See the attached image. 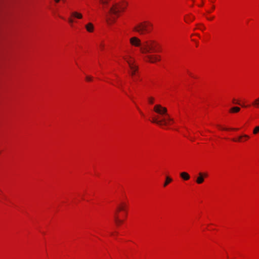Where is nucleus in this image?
<instances>
[{"instance_id":"nucleus-15","label":"nucleus","mask_w":259,"mask_h":259,"mask_svg":"<svg viewBox=\"0 0 259 259\" xmlns=\"http://www.w3.org/2000/svg\"><path fill=\"white\" fill-rule=\"evenodd\" d=\"M172 181V179L169 177H166V180L165 183H164V187L166 186L169 183Z\"/></svg>"},{"instance_id":"nucleus-30","label":"nucleus","mask_w":259,"mask_h":259,"mask_svg":"<svg viewBox=\"0 0 259 259\" xmlns=\"http://www.w3.org/2000/svg\"><path fill=\"white\" fill-rule=\"evenodd\" d=\"M211 9H214V6H213L212 7H211Z\"/></svg>"},{"instance_id":"nucleus-28","label":"nucleus","mask_w":259,"mask_h":259,"mask_svg":"<svg viewBox=\"0 0 259 259\" xmlns=\"http://www.w3.org/2000/svg\"><path fill=\"white\" fill-rule=\"evenodd\" d=\"M55 1L56 3H58V2L60 1V0H55Z\"/></svg>"},{"instance_id":"nucleus-19","label":"nucleus","mask_w":259,"mask_h":259,"mask_svg":"<svg viewBox=\"0 0 259 259\" xmlns=\"http://www.w3.org/2000/svg\"><path fill=\"white\" fill-rule=\"evenodd\" d=\"M194 20V17L192 16V17H190V16H188V18L186 19H185V21L186 22H188V21H193Z\"/></svg>"},{"instance_id":"nucleus-8","label":"nucleus","mask_w":259,"mask_h":259,"mask_svg":"<svg viewBox=\"0 0 259 259\" xmlns=\"http://www.w3.org/2000/svg\"><path fill=\"white\" fill-rule=\"evenodd\" d=\"M204 178L202 177V172H199L198 177L197 178L196 182L198 184H202L204 182Z\"/></svg>"},{"instance_id":"nucleus-31","label":"nucleus","mask_w":259,"mask_h":259,"mask_svg":"<svg viewBox=\"0 0 259 259\" xmlns=\"http://www.w3.org/2000/svg\"><path fill=\"white\" fill-rule=\"evenodd\" d=\"M104 46L103 45H101V47H103Z\"/></svg>"},{"instance_id":"nucleus-27","label":"nucleus","mask_w":259,"mask_h":259,"mask_svg":"<svg viewBox=\"0 0 259 259\" xmlns=\"http://www.w3.org/2000/svg\"><path fill=\"white\" fill-rule=\"evenodd\" d=\"M213 18H214V17L213 16L212 17L207 18V19L208 20H212Z\"/></svg>"},{"instance_id":"nucleus-3","label":"nucleus","mask_w":259,"mask_h":259,"mask_svg":"<svg viewBox=\"0 0 259 259\" xmlns=\"http://www.w3.org/2000/svg\"><path fill=\"white\" fill-rule=\"evenodd\" d=\"M159 44L154 40H148L144 42L140 48L143 54H148L159 51Z\"/></svg>"},{"instance_id":"nucleus-7","label":"nucleus","mask_w":259,"mask_h":259,"mask_svg":"<svg viewBox=\"0 0 259 259\" xmlns=\"http://www.w3.org/2000/svg\"><path fill=\"white\" fill-rule=\"evenodd\" d=\"M146 57L147 59V61L151 63H154L157 61H159L160 59L156 55H147Z\"/></svg>"},{"instance_id":"nucleus-34","label":"nucleus","mask_w":259,"mask_h":259,"mask_svg":"<svg viewBox=\"0 0 259 259\" xmlns=\"http://www.w3.org/2000/svg\"><path fill=\"white\" fill-rule=\"evenodd\" d=\"M62 1H63V2H65V0H62Z\"/></svg>"},{"instance_id":"nucleus-22","label":"nucleus","mask_w":259,"mask_h":259,"mask_svg":"<svg viewBox=\"0 0 259 259\" xmlns=\"http://www.w3.org/2000/svg\"><path fill=\"white\" fill-rule=\"evenodd\" d=\"M153 100H154V99L153 98H150L149 99V102L150 104L153 103Z\"/></svg>"},{"instance_id":"nucleus-26","label":"nucleus","mask_w":259,"mask_h":259,"mask_svg":"<svg viewBox=\"0 0 259 259\" xmlns=\"http://www.w3.org/2000/svg\"><path fill=\"white\" fill-rule=\"evenodd\" d=\"M119 211V210H117L115 212V213H114V218L115 217V215H118V212Z\"/></svg>"},{"instance_id":"nucleus-29","label":"nucleus","mask_w":259,"mask_h":259,"mask_svg":"<svg viewBox=\"0 0 259 259\" xmlns=\"http://www.w3.org/2000/svg\"><path fill=\"white\" fill-rule=\"evenodd\" d=\"M211 9H214V6H213L212 7H211Z\"/></svg>"},{"instance_id":"nucleus-9","label":"nucleus","mask_w":259,"mask_h":259,"mask_svg":"<svg viewBox=\"0 0 259 259\" xmlns=\"http://www.w3.org/2000/svg\"><path fill=\"white\" fill-rule=\"evenodd\" d=\"M243 138L249 139V136H248L247 135L244 134V135H242L241 136H239L237 139H232V140L234 142H241L242 141V139Z\"/></svg>"},{"instance_id":"nucleus-5","label":"nucleus","mask_w":259,"mask_h":259,"mask_svg":"<svg viewBox=\"0 0 259 259\" xmlns=\"http://www.w3.org/2000/svg\"><path fill=\"white\" fill-rule=\"evenodd\" d=\"M124 59L128 63L129 67H130L132 70V75H134L135 74L136 71L138 70V67L137 65L134 64V61L132 60H128L126 58L124 57Z\"/></svg>"},{"instance_id":"nucleus-6","label":"nucleus","mask_w":259,"mask_h":259,"mask_svg":"<svg viewBox=\"0 0 259 259\" xmlns=\"http://www.w3.org/2000/svg\"><path fill=\"white\" fill-rule=\"evenodd\" d=\"M130 42L132 46L136 47H140L141 48L142 46L141 40L135 36L131 37L130 39Z\"/></svg>"},{"instance_id":"nucleus-23","label":"nucleus","mask_w":259,"mask_h":259,"mask_svg":"<svg viewBox=\"0 0 259 259\" xmlns=\"http://www.w3.org/2000/svg\"><path fill=\"white\" fill-rule=\"evenodd\" d=\"M208 176V174L206 172H202V177L204 178L205 177H207Z\"/></svg>"},{"instance_id":"nucleus-24","label":"nucleus","mask_w":259,"mask_h":259,"mask_svg":"<svg viewBox=\"0 0 259 259\" xmlns=\"http://www.w3.org/2000/svg\"><path fill=\"white\" fill-rule=\"evenodd\" d=\"M233 103H234V104H236L240 105H241V104H240L239 102H235V99H234V100H233Z\"/></svg>"},{"instance_id":"nucleus-16","label":"nucleus","mask_w":259,"mask_h":259,"mask_svg":"<svg viewBox=\"0 0 259 259\" xmlns=\"http://www.w3.org/2000/svg\"><path fill=\"white\" fill-rule=\"evenodd\" d=\"M240 108L239 107H234L233 108H232L231 109H230V112H235V113H236V112H238L240 111Z\"/></svg>"},{"instance_id":"nucleus-14","label":"nucleus","mask_w":259,"mask_h":259,"mask_svg":"<svg viewBox=\"0 0 259 259\" xmlns=\"http://www.w3.org/2000/svg\"><path fill=\"white\" fill-rule=\"evenodd\" d=\"M114 221L115 223L119 225V224H121L123 222V221L120 220L118 218V215H115L114 217Z\"/></svg>"},{"instance_id":"nucleus-17","label":"nucleus","mask_w":259,"mask_h":259,"mask_svg":"<svg viewBox=\"0 0 259 259\" xmlns=\"http://www.w3.org/2000/svg\"><path fill=\"white\" fill-rule=\"evenodd\" d=\"M258 133H259V126H256L253 130V134L256 135Z\"/></svg>"},{"instance_id":"nucleus-18","label":"nucleus","mask_w":259,"mask_h":259,"mask_svg":"<svg viewBox=\"0 0 259 259\" xmlns=\"http://www.w3.org/2000/svg\"><path fill=\"white\" fill-rule=\"evenodd\" d=\"M109 0H100V2L103 5L105 6L108 4Z\"/></svg>"},{"instance_id":"nucleus-32","label":"nucleus","mask_w":259,"mask_h":259,"mask_svg":"<svg viewBox=\"0 0 259 259\" xmlns=\"http://www.w3.org/2000/svg\"><path fill=\"white\" fill-rule=\"evenodd\" d=\"M242 106L244 107H245L246 106L244 105H242Z\"/></svg>"},{"instance_id":"nucleus-10","label":"nucleus","mask_w":259,"mask_h":259,"mask_svg":"<svg viewBox=\"0 0 259 259\" xmlns=\"http://www.w3.org/2000/svg\"><path fill=\"white\" fill-rule=\"evenodd\" d=\"M85 27L87 29V30L88 32H92L93 31L94 27L93 24L92 23H88L85 26Z\"/></svg>"},{"instance_id":"nucleus-13","label":"nucleus","mask_w":259,"mask_h":259,"mask_svg":"<svg viewBox=\"0 0 259 259\" xmlns=\"http://www.w3.org/2000/svg\"><path fill=\"white\" fill-rule=\"evenodd\" d=\"M252 105L256 108H259V97L254 100L252 102Z\"/></svg>"},{"instance_id":"nucleus-1","label":"nucleus","mask_w":259,"mask_h":259,"mask_svg":"<svg viewBox=\"0 0 259 259\" xmlns=\"http://www.w3.org/2000/svg\"><path fill=\"white\" fill-rule=\"evenodd\" d=\"M127 3L121 2V3H115L110 8L108 13L105 14L106 21L109 25H111L116 21V18L112 15H117L120 11H123L126 8Z\"/></svg>"},{"instance_id":"nucleus-2","label":"nucleus","mask_w":259,"mask_h":259,"mask_svg":"<svg viewBox=\"0 0 259 259\" xmlns=\"http://www.w3.org/2000/svg\"><path fill=\"white\" fill-rule=\"evenodd\" d=\"M154 111L159 114L164 116V117L161 119H158L157 118H153L152 120L153 123L162 126L167 125L170 124V122H173V119L170 118L167 113L166 108L161 106L160 105H156L154 107Z\"/></svg>"},{"instance_id":"nucleus-33","label":"nucleus","mask_w":259,"mask_h":259,"mask_svg":"<svg viewBox=\"0 0 259 259\" xmlns=\"http://www.w3.org/2000/svg\"><path fill=\"white\" fill-rule=\"evenodd\" d=\"M222 130H226V128H222Z\"/></svg>"},{"instance_id":"nucleus-25","label":"nucleus","mask_w":259,"mask_h":259,"mask_svg":"<svg viewBox=\"0 0 259 259\" xmlns=\"http://www.w3.org/2000/svg\"><path fill=\"white\" fill-rule=\"evenodd\" d=\"M68 21H69V22L70 23H73V20L72 19H70H70H68Z\"/></svg>"},{"instance_id":"nucleus-21","label":"nucleus","mask_w":259,"mask_h":259,"mask_svg":"<svg viewBox=\"0 0 259 259\" xmlns=\"http://www.w3.org/2000/svg\"><path fill=\"white\" fill-rule=\"evenodd\" d=\"M86 80L88 81H90L91 80H92V78L91 76H87L86 77Z\"/></svg>"},{"instance_id":"nucleus-4","label":"nucleus","mask_w":259,"mask_h":259,"mask_svg":"<svg viewBox=\"0 0 259 259\" xmlns=\"http://www.w3.org/2000/svg\"><path fill=\"white\" fill-rule=\"evenodd\" d=\"M152 27V25L151 23L145 21L137 24L134 28V30L143 35L150 33L151 31Z\"/></svg>"},{"instance_id":"nucleus-12","label":"nucleus","mask_w":259,"mask_h":259,"mask_svg":"<svg viewBox=\"0 0 259 259\" xmlns=\"http://www.w3.org/2000/svg\"><path fill=\"white\" fill-rule=\"evenodd\" d=\"M71 16L78 19H81L82 18V14L77 12H72L71 13Z\"/></svg>"},{"instance_id":"nucleus-11","label":"nucleus","mask_w":259,"mask_h":259,"mask_svg":"<svg viewBox=\"0 0 259 259\" xmlns=\"http://www.w3.org/2000/svg\"><path fill=\"white\" fill-rule=\"evenodd\" d=\"M180 177L184 180H188L190 177L189 175L186 172H182L180 174Z\"/></svg>"},{"instance_id":"nucleus-20","label":"nucleus","mask_w":259,"mask_h":259,"mask_svg":"<svg viewBox=\"0 0 259 259\" xmlns=\"http://www.w3.org/2000/svg\"><path fill=\"white\" fill-rule=\"evenodd\" d=\"M125 207V205L124 204H123L122 206H120L118 208V210H124V208Z\"/></svg>"}]
</instances>
